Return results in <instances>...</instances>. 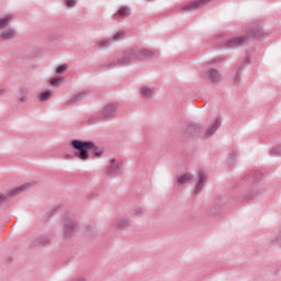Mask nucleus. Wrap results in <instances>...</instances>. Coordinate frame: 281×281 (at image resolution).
Here are the masks:
<instances>
[{"mask_svg":"<svg viewBox=\"0 0 281 281\" xmlns=\"http://www.w3.org/2000/svg\"><path fill=\"white\" fill-rule=\"evenodd\" d=\"M142 58H153V52L146 48H130L123 53V56L115 57L113 60L101 64L103 69H115V67H125L131 65L133 60H139Z\"/></svg>","mask_w":281,"mask_h":281,"instance_id":"1","label":"nucleus"},{"mask_svg":"<svg viewBox=\"0 0 281 281\" xmlns=\"http://www.w3.org/2000/svg\"><path fill=\"white\" fill-rule=\"evenodd\" d=\"M70 145L75 148V157L81 159V161H87L89 159V150L95 147V144L91 140H80L74 139Z\"/></svg>","mask_w":281,"mask_h":281,"instance_id":"2","label":"nucleus"},{"mask_svg":"<svg viewBox=\"0 0 281 281\" xmlns=\"http://www.w3.org/2000/svg\"><path fill=\"white\" fill-rule=\"evenodd\" d=\"M117 115V104L110 103L103 108L100 114L89 119V124H98V122H105Z\"/></svg>","mask_w":281,"mask_h":281,"instance_id":"3","label":"nucleus"},{"mask_svg":"<svg viewBox=\"0 0 281 281\" xmlns=\"http://www.w3.org/2000/svg\"><path fill=\"white\" fill-rule=\"evenodd\" d=\"M78 234V223L74 221L71 216H65L64 218V237L71 238Z\"/></svg>","mask_w":281,"mask_h":281,"instance_id":"4","label":"nucleus"},{"mask_svg":"<svg viewBox=\"0 0 281 281\" xmlns=\"http://www.w3.org/2000/svg\"><path fill=\"white\" fill-rule=\"evenodd\" d=\"M203 76L206 78V80H210V82H212L213 85H218L222 78L221 71L212 67L205 68Z\"/></svg>","mask_w":281,"mask_h":281,"instance_id":"5","label":"nucleus"},{"mask_svg":"<svg viewBox=\"0 0 281 281\" xmlns=\"http://www.w3.org/2000/svg\"><path fill=\"white\" fill-rule=\"evenodd\" d=\"M122 162H116L115 158H111L110 166L108 167L105 172L109 177H119V175H122Z\"/></svg>","mask_w":281,"mask_h":281,"instance_id":"6","label":"nucleus"},{"mask_svg":"<svg viewBox=\"0 0 281 281\" xmlns=\"http://www.w3.org/2000/svg\"><path fill=\"white\" fill-rule=\"evenodd\" d=\"M245 44H247V36H235L226 41L225 47H228V48L243 47V45Z\"/></svg>","mask_w":281,"mask_h":281,"instance_id":"7","label":"nucleus"},{"mask_svg":"<svg viewBox=\"0 0 281 281\" xmlns=\"http://www.w3.org/2000/svg\"><path fill=\"white\" fill-rule=\"evenodd\" d=\"M198 177H199V181L195 184V189H194V194H201V192H203V188H205V183L207 181V175L205 173L204 170H199L198 171Z\"/></svg>","mask_w":281,"mask_h":281,"instance_id":"8","label":"nucleus"},{"mask_svg":"<svg viewBox=\"0 0 281 281\" xmlns=\"http://www.w3.org/2000/svg\"><path fill=\"white\" fill-rule=\"evenodd\" d=\"M221 128V119H215L214 122L206 128V131H203V139H207L216 133Z\"/></svg>","mask_w":281,"mask_h":281,"instance_id":"9","label":"nucleus"},{"mask_svg":"<svg viewBox=\"0 0 281 281\" xmlns=\"http://www.w3.org/2000/svg\"><path fill=\"white\" fill-rule=\"evenodd\" d=\"M187 133H189V135H193L194 137L203 138V125L196 123L191 124L187 128Z\"/></svg>","mask_w":281,"mask_h":281,"instance_id":"10","label":"nucleus"},{"mask_svg":"<svg viewBox=\"0 0 281 281\" xmlns=\"http://www.w3.org/2000/svg\"><path fill=\"white\" fill-rule=\"evenodd\" d=\"M114 225L119 229H126V227H131V225H133V222L130 216L128 217H117L114 221Z\"/></svg>","mask_w":281,"mask_h":281,"instance_id":"11","label":"nucleus"},{"mask_svg":"<svg viewBox=\"0 0 281 281\" xmlns=\"http://www.w3.org/2000/svg\"><path fill=\"white\" fill-rule=\"evenodd\" d=\"M126 16H131V8L128 7H121L114 14H112L114 21L117 19H126Z\"/></svg>","mask_w":281,"mask_h":281,"instance_id":"12","label":"nucleus"},{"mask_svg":"<svg viewBox=\"0 0 281 281\" xmlns=\"http://www.w3.org/2000/svg\"><path fill=\"white\" fill-rule=\"evenodd\" d=\"M31 186H32V182H26V183H24L20 187H16V188L12 189L8 193V195L9 196H16L18 194H21V192H25V190H30Z\"/></svg>","mask_w":281,"mask_h":281,"instance_id":"13","label":"nucleus"},{"mask_svg":"<svg viewBox=\"0 0 281 281\" xmlns=\"http://www.w3.org/2000/svg\"><path fill=\"white\" fill-rule=\"evenodd\" d=\"M144 209L142 207H136V209H133L131 212H130V220H132V223L133 221H137V218H143L144 216Z\"/></svg>","mask_w":281,"mask_h":281,"instance_id":"14","label":"nucleus"},{"mask_svg":"<svg viewBox=\"0 0 281 281\" xmlns=\"http://www.w3.org/2000/svg\"><path fill=\"white\" fill-rule=\"evenodd\" d=\"M15 36H16V30L14 29L4 30L0 34V37L2 38V41H12V38H14Z\"/></svg>","mask_w":281,"mask_h":281,"instance_id":"15","label":"nucleus"},{"mask_svg":"<svg viewBox=\"0 0 281 281\" xmlns=\"http://www.w3.org/2000/svg\"><path fill=\"white\" fill-rule=\"evenodd\" d=\"M194 180V176L191 173H184L177 179L178 186H183L184 183H190V181Z\"/></svg>","mask_w":281,"mask_h":281,"instance_id":"16","label":"nucleus"},{"mask_svg":"<svg viewBox=\"0 0 281 281\" xmlns=\"http://www.w3.org/2000/svg\"><path fill=\"white\" fill-rule=\"evenodd\" d=\"M243 67L244 65L240 64L238 65L234 70H233V80L236 85H238V82H240V75L243 74Z\"/></svg>","mask_w":281,"mask_h":281,"instance_id":"17","label":"nucleus"},{"mask_svg":"<svg viewBox=\"0 0 281 281\" xmlns=\"http://www.w3.org/2000/svg\"><path fill=\"white\" fill-rule=\"evenodd\" d=\"M49 243H52V239L49 238V236H41L34 240V247H38L41 245L45 247L49 245Z\"/></svg>","mask_w":281,"mask_h":281,"instance_id":"18","label":"nucleus"},{"mask_svg":"<svg viewBox=\"0 0 281 281\" xmlns=\"http://www.w3.org/2000/svg\"><path fill=\"white\" fill-rule=\"evenodd\" d=\"M89 95V92L82 91L75 94L70 100H68V104H74V102H80V100H85Z\"/></svg>","mask_w":281,"mask_h":281,"instance_id":"19","label":"nucleus"},{"mask_svg":"<svg viewBox=\"0 0 281 281\" xmlns=\"http://www.w3.org/2000/svg\"><path fill=\"white\" fill-rule=\"evenodd\" d=\"M154 93H155V89H153L151 87L140 88V94L143 98H153Z\"/></svg>","mask_w":281,"mask_h":281,"instance_id":"20","label":"nucleus"},{"mask_svg":"<svg viewBox=\"0 0 281 281\" xmlns=\"http://www.w3.org/2000/svg\"><path fill=\"white\" fill-rule=\"evenodd\" d=\"M111 43H113V41L109 40V38H103V40H99L95 42L97 47H100V49H104L106 47H111Z\"/></svg>","mask_w":281,"mask_h":281,"instance_id":"21","label":"nucleus"},{"mask_svg":"<svg viewBox=\"0 0 281 281\" xmlns=\"http://www.w3.org/2000/svg\"><path fill=\"white\" fill-rule=\"evenodd\" d=\"M10 21H12V15L0 18V30H5L10 25Z\"/></svg>","mask_w":281,"mask_h":281,"instance_id":"22","label":"nucleus"},{"mask_svg":"<svg viewBox=\"0 0 281 281\" xmlns=\"http://www.w3.org/2000/svg\"><path fill=\"white\" fill-rule=\"evenodd\" d=\"M19 102L22 104L27 102V90L21 88L20 89V95L18 97Z\"/></svg>","mask_w":281,"mask_h":281,"instance_id":"23","label":"nucleus"},{"mask_svg":"<svg viewBox=\"0 0 281 281\" xmlns=\"http://www.w3.org/2000/svg\"><path fill=\"white\" fill-rule=\"evenodd\" d=\"M124 36H126V32L125 31H119L117 33H115L113 35V41H124Z\"/></svg>","mask_w":281,"mask_h":281,"instance_id":"24","label":"nucleus"},{"mask_svg":"<svg viewBox=\"0 0 281 281\" xmlns=\"http://www.w3.org/2000/svg\"><path fill=\"white\" fill-rule=\"evenodd\" d=\"M49 98H52V92H49V91L42 92L40 94L41 102H45L46 100H49Z\"/></svg>","mask_w":281,"mask_h":281,"instance_id":"25","label":"nucleus"},{"mask_svg":"<svg viewBox=\"0 0 281 281\" xmlns=\"http://www.w3.org/2000/svg\"><path fill=\"white\" fill-rule=\"evenodd\" d=\"M271 155H278L281 156V145L274 147L271 149Z\"/></svg>","mask_w":281,"mask_h":281,"instance_id":"26","label":"nucleus"},{"mask_svg":"<svg viewBox=\"0 0 281 281\" xmlns=\"http://www.w3.org/2000/svg\"><path fill=\"white\" fill-rule=\"evenodd\" d=\"M60 82H63V79H61V78H53V79L50 80V85H52L53 87H57V85H60Z\"/></svg>","mask_w":281,"mask_h":281,"instance_id":"27","label":"nucleus"},{"mask_svg":"<svg viewBox=\"0 0 281 281\" xmlns=\"http://www.w3.org/2000/svg\"><path fill=\"white\" fill-rule=\"evenodd\" d=\"M65 71H67V65H61L56 68L57 74H63Z\"/></svg>","mask_w":281,"mask_h":281,"instance_id":"28","label":"nucleus"},{"mask_svg":"<svg viewBox=\"0 0 281 281\" xmlns=\"http://www.w3.org/2000/svg\"><path fill=\"white\" fill-rule=\"evenodd\" d=\"M67 8H76V0H66Z\"/></svg>","mask_w":281,"mask_h":281,"instance_id":"29","label":"nucleus"},{"mask_svg":"<svg viewBox=\"0 0 281 281\" xmlns=\"http://www.w3.org/2000/svg\"><path fill=\"white\" fill-rule=\"evenodd\" d=\"M94 155H95L97 157H100V155H102V149L94 148Z\"/></svg>","mask_w":281,"mask_h":281,"instance_id":"30","label":"nucleus"},{"mask_svg":"<svg viewBox=\"0 0 281 281\" xmlns=\"http://www.w3.org/2000/svg\"><path fill=\"white\" fill-rule=\"evenodd\" d=\"M7 196L4 194H0V205L5 201Z\"/></svg>","mask_w":281,"mask_h":281,"instance_id":"31","label":"nucleus"},{"mask_svg":"<svg viewBox=\"0 0 281 281\" xmlns=\"http://www.w3.org/2000/svg\"><path fill=\"white\" fill-rule=\"evenodd\" d=\"M254 196H256V195H251L250 199H254Z\"/></svg>","mask_w":281,"mask_h":281,"instance_id":"32","label":"nucleus"}]
</instances>
